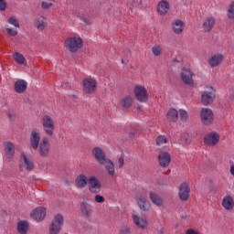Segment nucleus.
Instances as JSON below:
<instances>
[{
    "label": "nucleus",
    "instance_id": "19",
    "mask_svg": "<svg viewBox=\"0 0 234 234\" xmlns=\"http://www.w3.org/2000/svg\"><path fill=\"white\" fill-rule=\"evenodd\" d=\"M169 8H171V5L167 0H161L157 4V13L159 16H165L169 12Z\"/></svg>",
    "mask_w": 234,
    "mask_h": 234
},
{
    "label": "nucleus",
    "instance_id": "42",
    "mask_svg": "<svg viewBox=\"0 0 234 234\" xmlns=\"http://www.w3.org/2000/svg\"><path fill=\"white\" fill-rule=\"evenodd\" d=\"M52 2H42L41 6L44 10H48V8H52Z\"/></svg>",
    "mask_w": 234,
    "mask_h": 234
},
{
    "label": "nucleus",
    "instance_id": "51",
    "mask_svg": "<svg viewBox=\"0 0 234 234\" xmlns=\"http://www.w3.org/2000/svg\"><path fill=\"white\" fill-rule=\"evenodd\" d=\"M133 4H135V5H142V0L137 1V3L133 2Z\"/></svg>",
    "mask_w": 234,
    "mask_h": 234
},
{
    "label": "nucleus",
    "instance_id": "31",
    "mask_svg": "<svg viewBox=\"0 0 234 234\" xmlns=\"http://www.w3.org/2000/svg\"><path fill=\"white\" fill-rule=\"evenodd\" d=\"M27 87H28V83H27L24 80H18L15 83V90L18 94L25 92L27 90Z\"/></svg>",
    "mask_w": 234,
    "mask_h": 234
},
{
    "label": "nucleus",
    "instance_id": "44",
    "mask_svg": "<svg viewBox=\"0 0 234 234\" xmlns=\"http://www.w3.org/2000/svg\"><path fill=\"white\" fill-rule=\"evenodd\" d=\"M119 234H131V228L122 227L119 232Z\"/></svg>",
    "mask_w": 234,
    "mask_h": 234
},
{
    "label": "nucleus",
    "instance_id": "6",
    "mask_svg": "<svg viewBox=\"0 0 234 234\" xmlns=\"http://www.w3.org/2000/svg\"><path fill=\"white\" fill-rule=\"evenodd\" d=\"M201 122L204 125H213L215 122V115L213 111L209 108H203L200 112Z\"/></svg>",
    "mask_w": 234,
    "mask_h": 234
},
{
    "label": "nucleus",
    "instance_id": "2",
    "mask_svg": "<svg viewBox=\"0 0 234 234\" xmlns=\"http://www.w3.org/2000/svg\"><path fill=\"white\" fill-rule=\"evenodd\" d=\"M41 124L43 131L47 136H54V131H56V124L54 119L50 115H44L41 118Z\"/></svg>",
    "mask_w": 234,
    "mask_h": 234
},
{
    "label": "nucleus",
    "instance_id": "43",
    "mask_svg": "<svg viewBox=\"0 0 234 234\" xmlns=\"http://www.w3.org/2000/svg\"><path fill=\"white\" fill-rule=\"evenodd\" d=\"M95 202H97V204H103V202H105V197H103V196L96 195Z\"/></svg>",
    "mask_w": 234,
    "mask_h": 234
},
{
    "label": "nucleus",
    "instance_id": "47",
    "mask_svg": "<svg viewBox=\"0 0 234 234\" xmlns=\"http://www.w3.org/2000/svg\"><path fill=\"white\" fill-rule=\"evenodd\" d=\"M6 9V3L5 0H0V10H5Z\"/></svg>",
    "mask_w": 234,
    "mask_h": 234
},
{
    "label": "nucleus",
    "instance_id": "17",
    "mask_svg": "<svg viewBox=\"0 0 234 234\" xmlns=\"http://www.w3.org/2000/svg\"><path fill=\"white\" fill-rule=\"evenodd\" d=\"M21 169H26V171H32L34 169V162L32 159L28 158L25 153L21 154Z\"/></svg>",
    "mask_w": 234,
    "mask_h": 234
},
{
    "label": "nucleus",
    "instance_id": "49",
    "mask_svg": "<svg viewBox=\"0 0 234 234\" xmlns=\"http://www.w3.org/2000/svg\"><path fill=\"white\" fill-rule=\"evenodd\" d=\"M84 23L86 24V25H92V21H90V19H89V18H84Z\"/></svg>",
    "mask_w": 234,
    "mask_h": 234
},
{
    "label": "nucleus",
    "instance_id": "39",
    "mask_svg": "<svg viewBox=\"0 0 234 234\" xmlns=\"http://www.w3.org/2000/svg\"><path fill=\"white\" fill-rule=\"evenodd\" d=\"M7 23H9V25H12L13 27H16V28H19V21L15 16H10L7 19Z\"/></svg>",
    "mask_w": 234,
    "mask_h": 234
},
{
    "label": "nucleus",
    "instance_id": "11",
    "mask_svg": "<svg viewBox=\"0 0 234 234\" xmlns=\"http://www.w3.org/2000/svg\"><path fill=\"white\" fill-rule=\"evenodd\" d=\"M178 195L180 200L183 202H186V200L189 199V194L191 193V188L189 187V184L184 182L182 183L179 187H178Z\"/></svg>",
    "mask_w": 234,
    "mask_h": 234
},
{
    "label": "nucleus",
    "instance_id": "34",
    "mask_svg": "<svg viewBox=\"0 0 234 234\" xmlns=\"http://www.w3.org/2000/svg\"><path fill=\"white\" fill-rule=\"evenodd\" d=\"M166 118L168 122H177L178 121V111L175 108H170L168 112L166 113Z\"/></svg>",
    "mask_w": 234,
    "mask_h": 234
},
{
    "label": "nucleus",
    "instance_id": "22",
    "mask_svg": "<svg viewBox=\"0 0 234 234\" xmlns=\"http://www.w3.org/2000/svg\"><path fill=\"white\" fill-rule=\"evenodd\" d=\"M184 28H186V24L180 19H176L172 23V30L177 36H180L184 32Z\"/></svg>",
    "mask_w": 234,
    "mask_h": 234
},
{
    "label": "nucleus",
    "instance_id": "8",
    "mask_svg": "<svg viewBox=\"0 0 234 234\" xmlns=\"http://www.w3.org/2000/svg\"><path fill=\"white\" fill-rule=\"evenodd\" d=\"M98 88V82L92 78L83 80V90L86 94H94Z\"/></svg>",
    "mask_w": 234,
    "mask_h": 234
},
{
    "label": "nucleus",
    "instance_id": "10",
    "mask_svg": "<svg viewBox=\"0 0 234 234\" xmlns=\"http://www.w3.org/2000/svg\"><path fill=\"white\" fill-rule=\"evenodd\" d=\"M88 184L89 191L91 192L93 195H96L100 193V191H101V183L96 176H90L88 179Z\"/></svg>",
    "mask_w": 234,
    "mask_h": 234
},
{
    "label": "nucleus",
    "instance_id": "3",
    "mask_svg": "<svg viewBox=\"0 0 234 234\" xmlns=\"http://www.w3.org/2000/svg\"><path fill=\"white\" fill-rule=\"evenodd\" d=\"M133 94L140 103H147V101H149V92L147 91V88L142 84L134 86Z\"/></svg>",
    "mask_w": 234,
    "mask_h": 234
},
{
    "label": "nucleus",
    "instance_id": "48",
    "mask_svg": "<svg viewBox=\"0 0 234 234\" xmlns=\"http://www.w3.org/2000/svg\"><path fill=\"white\" fill-rule=\"evenodd\" d=\"M62 89H70V85H69V82H63Z\"/></svg>",
    "mask_w": 234,
    "mask_h": 234
},
{
    "label": "nucleus",
    "instance_id": "38",
    "mask_svg": "<svg viewBox=\"0 0 234 234\" xmlns=\"http://www.w3.org/2000/svg\"><path fill=\"white\" fill-rule=\"evenodd\" d=\"M179 118L181 122H186L187 120H189V114L186 110L181 109L179 110Z\"/></svg>",
    "mask_w": 234,
    "mask_h": 234
},
{
    "label": "nucleus",
    "instance_id": "18",
    "mask_svg": "<svg viewBox=\"0 0 234 234\" xmlns=\"http://www.w3.org/2000/svg\"><path fill=\"white\" fill-rule=\"evenodd\" d=\"M158 162L161 167H169V164H171V154L167 152H161L158 155Z\"/></svg>",
    "mask_w": 234,
    "mask_h": 234
},
{
    "label": "nucleus",
    "instance_id": "9",
    "mask_svg": "<svg viewBox=\"0 0 234 234\" xmlns=\"http://www.w3.org/2000/svg\"><path fill=\"white\" fill-rule=\"evenodd\" d=\"M137 204L142 211H149L151 209V202L147 199V192L137 195Z\"/></svg>",
    "mask_w": 234,
    "mask_h": 234
},
{
    "label": "nucleus",
    "instance_id": "21",
    "mask_svg": "<svg viewBox=\"0 0 234 234\" xmlns=\"http://www.w3.org/2000/svg\"><path fill=\"white\" fill-rule=\"evenodd\" d=\"M87 184H89V178L83 174L79 175L75 179V186L77 189L87 187Z\"/></svg>",
    "mask_w": 234,
    "mask_h": 234
},
{
    "label": "nucleus",
    "instance_id": "41",
    "mask_svg": "<svg viewBox=\"0 0 234 234\" xmlns=\"http://www.w3.org/2000/svg\"><path fill=\"white\" fill-rule=\"evenodd\" d=\"M5 30L9 36H12V37H16V36H17V30L8 27V26H5Z\"/></svg>",
    "mask_w": 234,
    "mask_h": 234
},
{
    "label": "nucleus",
    "instance_id": "32",
    "mask_svg": "<svg viewBox=\"0 0 234 234\" xmlns=\"http://www.w3.org/2000/svg\"><path fill=\"white\" fill-rule=\"evenodd\" d=\"M5 151L8 160H12V156L16 154V147L12 143H5Z\"/></svg>",
    "mask_w": 234,
    "mask_h": 234
},
{
    "label": "nucleus",
    "instance_id": "28",
    "mask_svg": "<svg viewBox=\"0 0 234 234\" xmlns=\"http://www.w3.org/2000/svg\"><path fill=\"white\" fill-rule=\"evenodd\" d=\"M133 103H134V98L131 95H125L120 101V105L123 109H129V107L133 106Z\"/></svg>",
    "mask_w": 234,
    "mask_h": 234
},
{
    "label": "nucleus",
    "instance_id": "36",
    "mask_svg": "<svg viewBox=\"0 0 234 234\" xmlns=\"http://www.w3.org/2000/svg\"><path fill=\"white\" fill-rule=\"evenodd\" d=\"M152 54L158 58L159 56H162V54H164V48L160 46V44H155L152 48Z\"/></svg>",
    "mask_w": 234,
    "mask_h": 234
},
{
    "label": "nucleus",
    "instance_id": "46",
    "mask_svg": "<svg viewBox=\"0 0 234 234\" xmlns=\"http://www.w3.org/2000/svg\"><path fill=\"white\" fill-rule=\"evenodd\" d=\"M123 164H124L123 156L119 157V159H118V165H119L120 169H122V167H123Z\"/></svg>",
    "mask_w": 234,
    "mask_h": 234
},
{
    "label": "nucleus",
    "instance_id": "52",
    "mask_svg": "<svg viewBox=\"0 0 234 234\" xmlns=\"http://www.w3.org/2000/svg\"><path fill=\"white\" fill-rule=\"evenodd\" d=\"M122 63H123V59H122Z\"/></svg>",
    "mask_w": 234,
    "mask_h": 234
},
{
    "label": "nucleus",
    "instance_id": "1",
    "mask_svg": "<svg viewBox=\"0 0 234 234\" xmlns=\"http://www.w3.org/2000/svg\"><path fill=\"white\" fill-rule=\"evenodd\" d=\"M64 47L67 50L75 54L83 47V40L80 37H71L65 40Z\"/></svg>",
    "mask_w": 234,
    "mask_h": 234
},
{
    "label": "nucleus",
    "instance_id": "45",
    "mask_svg": "<svg viewBox=\"0 0 234 234\" xmlns=\"http://www.w3.org/2000/svg\"><path fill=\"white\" fill-rule=\"evenodd\" d=\"M182 138H184L185 140V144H186L187 145H189V144H191V137L189 136V134H182Z\"/></svg>",
    "mask_w": 234,
    "mask_h": 234
},
{
    "label": "nucleus",
    "instance_id": "29",
    "mask_svg": "<svg viewBox=\"0 0 234 234\" xmlns=\"http://www.w3.org/2000/svg\"><path fill=\"white\" fill-rule=\"evenodd\" d=\"M28 228H30V224L27 220H20L17 222L16 231L19 234H27L28 233Z\"/></svg>",
    "mask_w": 234,
    "mask_h": 234
},
{
    "label": "nucleus",
    "instance_id": "7",
    "mask_svg": "<svg viewBox=\"0 0 234 234\" xmlns=\"http://www.w3.org/2000/svg\"><path fill=\"white\" fill-rule=\"evenodd\" d=\"M203 141L208 147H215L220 142V134L217 132H210L206 134Z\"/></svg>",
    "mask_w": 234,
    "mask_h": 234
},
{
    "label": "nucleus",
    "instance_id": "50",
    "mask_svg": "<svg viewBox=\"0 0 234 234\" xmlns=\"http://www.w3.org/2000/svg\"><path fill=\"white\" fill-rule=\"evenodd\" d=\"M230 174L234 176V165L230 166Z\"/></svg>",
    "mask_w": 234,
    "mask_h": 234
},
{
    "label": "nucleus",
    "instance_id": "26",
    "mask_svg": "<svg viewBox=\"0 0 234 234\" xmlns=\"http://www.w3.org/2000/svg\"><path fill=\"white\" fill-rule=\"evenodd\" d=\"M215 23H216L215 17L213 16L206 17L203 22L204 32H209L210 30H213V27H215Z\"/></svg>",
    "mask_w": 234,
    "mask_h": 234
},
{
    "label": "nucleus",
    "instance_id": "23",
    "mask_svg": "<svg viewBox=\"0 0 234 234\" xmlns=\"http://www.w3.org/2000/svg\"><path fill=\"white\" fill-rule=\"evenodd\" d=\"M101 165H104L109 176H116L114 163L111 159H106L105 161H103V164H101Z\"/></svg>",
    "mask_w": 234,
    "mask_h": 234
},
{
    "label": "nucleus",
    "instance_id": "40",
    "mask_svg": "<svg viewBox=\"0 0 234 234\" xmlns=\"http://www.w3.org/2000/svg\"><path fill=\"white\" fill-rule=\"evenodd\" d=\"M228 17L229 19H234V1L231 2V4L229 5V9H228Z\"/></svg>",
    "mask_w": 234,
    "mask_h": 234
},
{
    "label": "nucleus",
    "instance_id": "4",
    "mask_svg": "<svg viewBox=\"0 0 234 234\" xmlns=\"http://www.w3.org/2000/svg\"><path fill=\"white\" fill-rule=\"evenodd\" d=\"M63 224H65L63 215H55L49 227V234H59V231H61V228H63Z\"/></svg>",
    "mask_w": 234,
    "mask_h": 234
},
{
    "label": "nucleus",
    "instance_id": "30",
    "mask_svg": "<svg viewBox=\"0 0 234 234\" xmlns=\"http://www.w3.org/2000/svg\"><path fill=\"white\" fill-rule=\"evenodd\" d=\"M80 212L84 217H92V205L82 202L80 204Z\"/></svg>",
    "mask_w": 234,
    "mask_h": 234
},
{
    "label": "nucleus",
    "instance_id": "15",
    "mask_svg": "<svg viewBox=\"0 0 234 234\" xmlns=\"http://www.w3.org/2000/svg\"><path fill=\"white\" fill-rule=\"evenodd\" d=\"M31 217L34 220H37V222H41V220H45V217H47V209L45 207H38L31 212Z\"/></svg>",
    "mask_w": 234,
    "mask_h": 234
},
{
    "label": "nucleus",
    "instance_id": "14",
    "mask_svg": "<svg viewBox=\"0 0 234 234\" xmlns=\"http://www.w3.org/2000/svg\"><path fill=\"white\" fill-rule=\"evenodd\" d=\"M48 153H50V143L48 139L44 138L38 144V154L42 157L48 156Z\"/></svg>",
    "mask_w": 234,
    "mask_h": 234
},
{
    "label": "nucleus",
    "instance_id": "20",
    "mask_svg": "<svg viewBox=\"0 0 234 234\" xmlns=\"http://www.w3.org/2000/svg\"><path fill=\"white\" fill-rule=\"evenodd\" d=\"M35 27L38 32H43L47 27H48V22L47 21V17L41 16L35 19Z\"/></svg>",
    "mask_w": 234,
    "mask_h": 234
},
{
    "label": "nucleus",
    "instance_id": "25",
    "mask_svg": "<svg viewBox=\"0 0 234 234\" xmlns=\"http://www.w3.org/2000/svg\"><path fill=\"white\" fill-rule=\"evenodd\" d=\"M215 100V93L211 91H204L201 95V103L204 105H211Z\"/></svg>",
    "mask_w": 234,
    "mask_h": 234
},
{
    "label": "nucleus",
    "instance_id": "13",
    "mask_svg": "<svg viewBox=\"0 0 234 234\" xmlns=\"http://www.w3.org/2000/svg\"><path fill=\"white\" fill-rule=\"evenodd\" d=\"M133 224L136 225L140 229H145L149 226V221L145 216H140L138 214L133 215Z\"/></svg>",
    "mask_w": 234,
    "mask_h": 234
},
{
    "label": "nucleus",
    "instance_id": "24",
    "mask_svg": "<svg viewBox=\"0 0 234 234\" xmlns=\"http://www.w3.org/2000/svg\"><path fill=\"white\" fill-rule=\"evenodd\" d=\"M222 207L226 211H231L234 207V199L233 197L227 195L222 199Z\"/></svg>",
    "mask_w": 234,
    "mask_h": 234
},
{
    "label": "nucleus",
    "instance_id": "27",
    "mask_svg": "<svg viewBox=\"0 0 234 234\" xmlns=\"http://www.w3.org/2000/svg\"><path fill=\"white\" fill-rule=\"evenodd\" d=\"M222 61H224V56L221 54H217L208 59V64L212 67V69H215V67H218Z\"/></svg>",
    "mask_w": 234,
    "mask_h": 234
},
{
    "label": "nucleus",
    "instance_id": "33",
    "mask_svg": "<svg viewBox=\"0 0 234 234\" xmlns=\"http://www.w3.org/2000/svg\"><path fill=\"white\" fill-rule=\"evenodd\" d=\"M150 200L158 207L164 206V199L154 192H150Z\"/></svg>",
    "mask_w": 234,
    "mask_h": 234
},
{
    "label": "nucleus",
    "instance_id": "16",
    "mask_svg": "<svg viewBox=\"0 0 234 234\" xmlns=\"http://www.w3.org/2000/svg\"><path fill=\"white\" fill-rule=\"evenodd\" d=\"M91 154H93L95 160L100 165L103 164V162H105L108 159L107 155H105V152H103V150L100 147L93 148Z\"/></svg>",
    "mask_w": 234,
    "mask_h": 234
},
{
    "label": "nucleus",
    "instance_id": "35",
    "mask_svg": "<svg viewBox=\"0 0 234 234\" xmlns=\"http://www.w3.org/2000/svg\"><path fill=\"white\" fill-rule=\"evenodd\" d=\"M13 58L16 63H18V65H27V59L25 58L23 54L16 52L14 53Z\"/></svg>",
    "mask_w": 234,
    "mask_h": 234
},
{
    "label": "nucleus",
    "instance_id": "12",
    "mask_svg": "<svg viewBox=\"0 0 234 234\" xmlns=\"http://www.w3.org/2000/svg\"><path fill=\"white\" fill-rule=\"evenodd\" d=\"M181 80L185 85H193V76L194 73L191 69L183 68L181 70Z\"/></svg>",
    "mask_w": 234,
    "mask_h": 234
},
{
    "label": "nucleus",
    "instance_id": "5",
    "mask_svg": "<svg viewBox=\"0 0 234 234\" xmlns=\"http://www.w3.org/2000/svg\"><path fill=\"white\" fill-rule=\"evenodd\" d=\"M30 147L34 151H37L39 144H41V130L34 128L29 135Z\"/></svg>",
    "mask_w": 234,
    "mask_h": 234
},
{
    "label": "nucleus",
    "instance_id": "37",
    "mask_svg": "<svg viewBox=\"0 0 234 234\" xmlns=\"http://www.w3.org/2000/svg\"><path fill=\"white\" fill-rule=\"evenodd\" d=\"M156 142V145L162 146V145H165V144H167V137L165 135H159L157 136V138L155 139Z\"/></svg>",
    "mask_w": 234,
    "mask_h": 234
}]
</instances>
